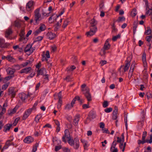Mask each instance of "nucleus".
Here are the masks:
<instances>
[{
	"label": "nucleus",
	"instance_id": "nucleus-56",
	"mask_svg": "<svg viewBox=\"0 0 152 152\" xmlns=\"http://www.w3.org/2000/svg\"><path fill=\"white\" fill-rule=\"evenodd\" d=\"M18 108H17L15 107L12 110H11L10 112V114H13L15 113L16 112L17 109Z\"/></svg>",
	"mask_w": 152,
	"mask_h": 152
},
{
	"label": "nucleus",
	"instance_id": "nucleus-59",
	"mask_svg": "<svg viewBox=\"0 0 152 152\" xmlns=\"http://www.w3.org/2000/svg\"><path fill=\"white\" fill-rule=\"evenodd\" d=\"M64 151L65 152H70V150L67 148H63Z\"/></svg>",
	"mask_w": 152,
	"mask_h": 152
},
{
	"label": "nucleus",
	"instance_id": "nucleus-10",
	"mask_svg": "<svg viewBox=\"0 0 152 152\" xmlns=\"http://www.w3.org/2000/svg\"><path fill=\"white\" fill-rule=\"evenodd\" d=\"M32 111V109L31 108H29L24 113L22 117V119L23 120H26L31 114Z\"/></svg>",
	"mask_w": 152,
	"mask_h": 152
},
{
	"label": "nucleus",
	"instance_id": "nucleus-31",
	"mask_svg": "<svg viewBox=\"0 0 152 152\" xmlns=\"http://www.w3.org/2000/svg\"><path fill=\"white\" fill-rule=\"evenodd\" d=\"M14 25L15 27H16L18 28H19L21 26L20 23L18 20H16L15 21L14 23Z\"/></svg>",
	"mask_w": 152,
	"mask_h": 152
},
{
	"label": "nucleus",
	"instance_id": "nucleus-58",
	"mask_svg": "<svg viewBox=\"0 0 152 152\" xmlns=\"http://www.w3.org/2000/svg\"><path fill=\"white\" fill-rule=\"evenodd\" d=\"M104 1L103 0L101 1L100 3L99 4V6L100 7V9H102L103 7L104 6Z\"/></svg>",
	"mask_w": 152,
	"mask_h": 152
},
{
	"label": "nucleus",
	"instance_id": "nucleus-45",
	"mask_svg": "<svg viewBox=\"0 0 152 152\" xmlns=\"http://www.w3.org/2000/svg\"><path fill=\"white\" fill-rule=\"evenodd\" d=\"M76 68V67L74 65L71 66L70 68H67L68 71H72Z\"/></svg>",
	"mask_w": 152,
	"mask_h": 152
},
{
	"label": "nucleus",
	"instance_id": "nucleus-38",
	"mask_svg": "<svg viewBox=\"0 0 152 152\" xmlns=\"http://www.w3.org/2000/svg\"><path fill=\"white\" fill-rule=\"evenodd\" d=\"M121 34H118L116 36H115L113 37L112 39L113 41H115L118 39L120 37Z\"/></svg>",
	"mask_w": 152,
	"mask_h": 152
},
{
	"label": "nucleus",
	"instance_id": "nucleus-23",
	"mask_svg": "<svg viewBox=\"0 0 152 152\" xmlns=\"http://www.w3.org/2000/svg\"><path fill=\"white\" fill-rule=\"evenodd\" d=\"M12 33V31L11 28H9L8 29H7L6 31L5 36L6 37H7L9 36Z\"/></svg>",
	"mask_w": 152,
	"mask_h": 152
},
{
	"label": "nucleus",
	"instance_id": "nucleus-60",
	"mask_svg": "<svg viewBox=\"0 0 152 152\" xmlns=\"http://www.w3.org/2000/svg\"><path fill=\"white\" fill-rule=\"evenodd\" d=\"M107 63V62L106 61L102 60L100 62V64L101 66H103L104 64H106Z\"/></svg>",
	"mask_w": 152,
	"mask_h": 152
},
{
	"label": "nucleus",
	"instance_id": "nucleus-11",
	"mask_svg": "<svg viewBox=\"0 0 152 152\" xmlns=\"http://www.w3.org/2000/svg\"><path fill=\"white\" fill-rule=\"evenodd\" d=\"M16 91L15 88L14 87H10L8 89V95H10L11 97H15L16 94Z\"/></svg>",
	"mask_w": 152,
	"mask_h": 152
},
{
	"label": "nucleus",
	"instance_id": "nucleus-3",
	"mask_svg": "<svg viewBox=\"0 0 152 152\" xmlns=\"http://www.w3.org/2000/svg\"><path fill=\"white\" fill-rule=\"evenodd\" d=\"M40 8H37L34 11V20L36 23H38L40 20L42 19L41 15L39 13Z\"/></svg>",
	"mask_w": 152,
	"mask_h": 152
},
{
	"label": "nucleus",
	"instance_id": "nucleus-39",
	"mask_svg": "<svg viewBox=\"0 0 152 152\" xmlns=\"http://www.w3.org/2000/svg\"><path fill=\"white\" fill-rule=\"evenodd\" d=\"M151 30L149 27L147 28V30L145 31V33L147 35H148L151 33Z\"/></svg>",
	"mask_w": 152,
	"mask_h": 152
},
{
	"label": "nucleus",
	"instance_id": "nucleus-63",
	"mask_svg": "<svg viewBox=\"0 0 152 152\" xmlns=\"http://www.w3.org/2000/svg\"><path fill=\"white\" fill-rule=\"evenodd\" d=\"M103 131V133L107 134H109L110 132H109L108 130L107 129H102Z\"/></svg>",
	"mask_w": 152,
	"mask_h": 152
},
{
	"label": "nucleus",
	"instance_id": "nucleus-34",
	"mask_svg": "<svg viewBox=\"0 0 152 152\" xmlns=\"http://www.w3.org/2000/svg\"><path fill=\"white\" fill-rule=\"evenodd\" d=\"M125 18L124 16L122 17H119L116 21L118 23L122 22L125 20Z\"/></svg>",
	"mask_w": 152,
	"mask_h": 152
},
{
	"label": "nucleus",
	"instance_id": "nucleus-7",
	"mask_svg": "<svg viewBox=\"0 0 152 152\" xmlns=\"http://www.w3.org/2000/svg\"><path fill=\"white\" fill-rule=\"evenodd\" d=\"M32 45L31 44L27 45L24 50V51L26 52H29L31 53H32L35 50V47H32Z\"/></svg>",
	"mask_w": 152,
	"mask_h": 152
},
{
	"label": "nucleus",
	"instance_id": "nucleus-24",
	"mask_svg": "<svg viewBox=\"0 0 152 152\" xmlns=\"http://www.w3.org/2000/svg\"><path fill=\"white\" fill-rule=\"evenodd\" d=\"M142 59L144 66H147V63L146 59V54L145 53H143L142 54Z\"/></svg>",
	"mask_w": 152,
	"mask_h": 152
},
{
	"label": "nucleus",
	"instance_id": "nucleus-33",
	"mask_svg": "<svg viewBox=\"0 0 152 152\" xmlns=\"http://www.w3.org/2000/svg\"><path fill=\"white\" fill-rule=\"evenodd\" d=\"M7 71L8 73L11 75H13L15 72L14 69H12L11 68H8Z\"/></svg>",
	"mask_w": 152,
	"mask_h": 152
},
{
	"label": "nucleus",
	"instance_id": "nucleus-51",
	"mask_svg": "<svg viewBox=\"0 0 152 152\" xmlns=\"http://www.w3.org/2000/svg\"><path fill=\"white\" fill-rule=\"evenodd\" d=\"M117 142L120 143V144L121 143H123L124 141H123L122 139L120 138L119 137H117Z\"/></svg>",
	"mask_w": 152,
	"mask_h": 152
},
{
	"label": "nucleus",
	"instance_id": "nucleus-50",
	"mask_svg": "<svg viewBox=\"0 0 152 152\" xmlns=\"http://www.w3.org/2000/svg\"><path fill=\"white\" fill-rule=\"evenodd\" d=\"M113 113L114 114H118V108L117 107L115 106L114 108V110L113 112Z\"/></svg>",
	"mask_w": 152,
	"mask_h": 152
},
{
	"label": "nucleus",
	"instance_id": "nucleus-17",
	"mask_svg": "<svg viewBox=\"0 0 152 152\" xmlns=\"http://www.w3.org/2000/svg\"><path fill=\"white\" fill-rule=\"evenodd\" d=\"M56 36L55 34L51 32H48L47 34V37L50 40L54 39Z\"/></svg>",
	"mask_w": 152,
	"mask_h": 152
},
{
	"label": "nucleus",
	"instance_id": "nucleus-4",
	"mask_svg": "<svg viewBox=\"0 0 152 152\" xmlns=\"http://www.w3.org/2000/svg\"><path fill=\"white\" fill-rule=\"evenodd\" d=\"M82 91L85 95L88 101H90L91 100V96L89 93V89L88 88H86L85 89H82Z\"/></svg>",
	"mask_w": 152,
	"mask_h": 152
},
{
	"label": "nucleus",
	"instance_id": "nucleus-54",
	"mask_svg": "<svg viewBox=\"0 0 152 152\" xmlns=\"http://www.w3.org/2000/svg\"><path fill=\"white\" fill-rule=\"evenodd\" d=\"M61 91L59 92L58 93V99H59V100H62V96L61 94Z\"/></svg>",
	"mask_w": 152,
	"mask_h": 152
},
{
	"label": "nucleus",
	"instance_id": "nucleus-21",
	"mask_svg": "<svg viewBox=\"0 0 152 152\" xmlns=\"http://www.w3.org/2000/svg\"><path fill=\"white\" fill-rule=\"evenodd\" d=\"M24 34L25 32L24 29H22L19 34L20 36V38L19 39L20 41H21L23 39H25V37H24Z\"/></svg>",
	"mask_w": 152,
	"mask_h": 152
},
{
	"label": "nucleus",
	"instance_id": "nucleus-42",
	"mask_svg": "<svg viewBox=\"0 0 152 152\" xmlns=\"http://www.w3.org/2000/svg\"><path fill=\"white\" fill-rule=\"evenodd\" d=\"M108 103L107 101H105L103 103L102 106L104 108H106L108 106Z\"/></svg>",
	"mask_w": 152,
	"mask_h": 152
},
{
	"label": "nucleus",
	"instance_id": "nucleus-1",
	"mask_svg": "<svg viewBox=\"0 0 152 152\" xmlns=\"http://www.w3.org/2000/svg\"><path fill=\"white\" fill-rule=\"evenodd\" d=\"M69 144L75 149H78L79 147V139L75 138L74 139H69L68 140Z\"/></svg>",
	"mask_w": 152,
	"mask_h": 152
},
{
	"label": "nucleus",
	"instance_id": "nucleus-64",
	"mask_svg": "<svg viewBox=\"0 0 152 152\" xmlns=\"http://www.w3.org/2000/svg\"><path fill=\"white\" fill-rule=\"evenodd\" d=\"M113 120H116L117 118V114H114L113 113Z\"/></svg>",
	"mask_w": 152,
	"mask_h": 152
},
{
	"label": "nucleus",
	"instance_id": "nucleus-57",
	"mask_svg": "<svg viewBox=\"0 0 152 152\" xmlns=\"http://www.w3.org/2000/svg\"><path fill=\"white\" fill-rule=\"evenodd\" d=\"M152 38V36H148L146 37V39L147 41L150 42L151 40V38Z\"/></svg>",
	"mask_w": 152,
	"mask_h": 152
},
{
	"label": "nucleus",
	"instance_id": "nucleus-16",
	"mask_svg": "<svg viewBox=\"0 0 152 152\" xmlns=\"http://www.w3.org/2000/svg\"><path fill=\"white\" fill-rule=\"evenodd\" d=\"M46 70L45 68H42L38 70L37 76L38 77L40 75H44L46 73Z\"/></svg>",
	"mask_w": 152,
	"mask_h": 152
},
{
	"label": "nucleus",
	"instance_id": "nucleus-62",
	"mask_svg": "<svg viewBox=\"0 0 152 152\" xmlns=\"http://www.w3.org/2000/svg\"><path fill=\"white\" fill-rule=\"evenodd\" d=\"M82 107H83V108L84 109H86L87 108H88L89 107L88 104H83V105Z\"/></svg>",
	"mask_w": 152,
	"mask_h": 152
},
{
	"label": "nucleus",
	"instance_id": "nucleus-53",
	"mask_svg": "<svg viewBox=\"0 0 152 152\" xmlns=\"http://www.w3.org/2000/svg\"><path fill=\"white\" fill-rule=\"evenodd\" d=\"M119 147L121 149H122V151L123 152H124L125 150V148L124 147V146L123 145V143H121L120 144Z\"/></svg>",
	"mask_w": 152,
	"mask_h": 152
},
{
	"label": "nucleus",
	"instance_id": "nucleus-36",
	"mask_svg": "<svg viewBox=\"0 0 152 152\" xmlns=\"http://www.w3.org/2000/svg\"><path fill=\"white\" fill-rule=\"evenodd\" d=\"M10 84V83H7L2 85V89L3 90H5Z\"/></svg>",
	"mask_w": 152,
	"mask_h": 152
},
{
	"label": "nucleus",
	"instance_id": "nucleus-27",
	"mask_svg": "<svg viewBox=\"0 0 152 152\" xmlns=\"http://www.w3.org/2000/svg\"><path fill=\"white\" fill-rule=\"evenodd\" d=\"M138 22L135 21L133 23V31L134 34H135L137 28V27Z\"/></svg>",
	"mask_w": 152,
	"mask_h": 152
},
{
	"label": "nucleus",
	"instance_id": "nucleus-37",
	"mask_svg": "<svg viewBox=\"0 0 152 152\" xmlns=\"http://www.w3.org/2000/svg\"><path fill=\"white\" fill-rule=\"evenodd\" d=\"M73 107L70 104H66L65 107V109L67 110H69L70 109H71Z\"/></svg>",
	"mask_w": 152,
	"mask_h": 152
},
{
	"label": "nucleus",
	"instance_id": "nucleus-47",
	"mask_svg": "<svg viewBox=\"0 0 152 152\" xmlns=\"http://www.w3.org/2000/svg\"><path fill=\"white\" fill-rule=\"evenodd\" d=\"M62 100H58V103L57 105V107L58 109H59L61 107L62 104Z\"/></svg>",
	"mask_w": 152,
	"mask_h": 152
},
{
	"label": "nucleus",
	"instance_id": "nucleus-40",
	"mask_svg": "<svg viewBox=\"0 0 152 152\" xmlns=\"http://www.w3.org/2000/svg\"><path fill=\"white\" fill-rule=\"evenodd\" d=\"M38 145L37 143H36L33 147L32 152H35L37 150V147Z\"/></svg>",
	"mask_w": 152,
	"mask_h": 152
},
{
	"label": "nucleus",
	"instance_id": "nucleus-12",
	"mask_svg": "<svg viewBox=\"0 0 152 152\" xmlns=\"http://www.w3.org/2000/svg\"><path fill=\"white\" fill-rule=\"evenodd\" d=\"M8 45V44L5 43V41L4 39L0 38V48H7Z\"/></svg>",
	"mask_w": 152,
	"mask_h": 152
},
{
	"label": "nucleus",
	"instance_id": "nucleus-55",
	"mask_svg": "<svg viewBox=\"0 0 152 152\" xmlns=\"http://www.w3.org/2000/svg\"><path fill=\"white\" fill-rule=\"evenodd\" d=\"M115 22L114 21L113 23L112 24V28H113V31H116L117 30V29L115 28Z\"/></svg>",
	"mask_w": 152,
	"mask_h": 152
},
{
	"label": "nucleus",
	"instance_id": "nucleus-30",
	"mask_svg": "<svg viewBox=\"0 0 152 152\" xmlns=\"http://www.w3.org/2000/svg\"><path fill=\"white\" fill-rule=\"evenodd\" d=\"M137 14L136 9L135 8H134L131 12V16L132 17H134Z\"/></svg>",
	"mask_w": 152,
	"mask_h": 152
},
{
	"label": "nucleus",
	"instance_id": "nucleus-14",
	"mask_svg": "<svg viewBox=\"0 0 152 152\" xmlns=\"http://www.w3.org/2000/svg\"><path fill=\"white\" fill-rule=\"evenodd\" d=\"M32 70V68L31 67H28L24 68L20 71V73L22 74L23 73H25L28 74L30 72V71Z\"/></svg>",
	"mask_w": 152,
	"mask_h": 152
},
{
	"label": "nucleus",
	"instance_id": "nucleus-44",
	"mask_svg": "<svg viewBox=\"0 0 152 152\" xmlns=\"http://www.w3.org/2000/svg\"><path fill=\"white\" fill-rule=\"evenodd\" d=\"M113 110V109L111 107H109L104 109V111L107 113H109L111 112Z\"/></svg>",
	"mask_w": 152,
	"mask_h": 152
},
{
	"label": "nucleus",
	"instance_id": "nucleus-48",
	"mask_svg": "<svg viewBox=\"0 0 152 152\" xmlns=\"http://www.w3.org/2000/svg\"><path fill=\"white\" fill-rule=\"evenodd\" d=\"M30 63V62L29 61L27 60L25 62L22 64L21 66H22L23 67H25L29 64Z\"/></svg>",
	"mask_w": 152,
	"mask_h": 152
},
{
	"label": "nucleus",
	"instance_id": "nucleus-29",
	"mask_svg": "<svg viewBox=\"0 0 152 152\" xmlns=\"http://www.w3.org/2000/svg\"><path fill=\"white\" fill-rule=\"evenodd\" d=\"M130 64H129V62L127 61L126 64L124 68V71L125 72L128 70L130 66Z\"/></svg>",
	"mask_w": 152,
	"mask_h": 152
},
{
	"label": "nucleus",
	"instance_id": "nucleus-20",
	"mask_svg": "<svg viewBox=\"0 0 152 152\" xmlns=\"http://www.w3.org/2000/svg\"><path fill=\"white\" fill-rule=\"evenodd\" d=\"M80 116L79 115H77L75 117L73 120V124L75 126H77L78 122L79 121Z\"/></svg>",
	"mask_w": 152,
	"mask_h": 152
},
{
	"label": "nucleus",
	"instance_id": "nucleus-32",
	"mask_svg": "<svg viewBox=\"0 0 152 152\" xmlns=\"http://www.w3.org/2000/svg\"><path fill=\"white\" fill-rule=\"evenodd\" d=\"M110 47V45L109 43H105L104 47V49L105 50H108L109 49Z\"/></svg>",
	"mask_w": 152,
	"mask_h": 152
},
{
	"label": "nucleus",
	"instance_id": "nucleus-61",
	"mask_svg": "<svg viewBox=\"0 0 152 152\" xmlns=\"http://www.w3.org/2000/svg\"><path fill=\"white\" fill-rule=\"evenodd\" d=\"M44 53V52H43ZM42 61H44L45 60H46V61H48V59L46 58L44 54V53L42 55Z\"/></svg>",
	"mask_w": 152,
	"mask_h": 152
},
{
	"label": "nucleus",
	"instance_id": "nucleus-19",
	"mask_svg": "<svg viewBox=\"0 0 152 152\" xmlns=\"http://www.w3.org/2000/svg\"><path fill=\"white\" fill-rule=\"evenodd\" d=\"M12 126V124H6L4 126V131L6 132L7 131H9Z\"/></svg>",
	"mask_w": 152,
	"mask_h": 152
},
{
	"label": "nucleus",
	"instance_id": "nucleus-15",
	"mask_svg": "<svg viewBox=\"0 0 152 152\" xmlns=\"http://www.w3.org/2000/svg\"><path fill=\"white\" fill-rule=\"evenodd\" d=\"M34 138L31 136H28L25 138L23 140V142L27 143H30L33 142Z\"/></svg>",
	"mask_w": 152,
	"mask_h": 152
},
{
	"label": "nucleus",
	"instance_id": "nucleus-5",
	"mask_svg": "<svg viewBox=\"0 0 152 152\" xmlns=\"http://www.w3.org/2000/svg\"><path fill=\"white\" fill-rule=\"evenodd\" d=\"M146 136H142V140H138L137 141L138 143L139 144H143L144 143L147 142L148 143H152V135H151L150 136V140H145Z\"/></svg>",
	"mask_w": 152,
	"mask_h": 152
},
{
	"label": "nucleus",
	"instance_id": "nucleus-6",
	"mask_svg": "<svg viewBox=\"0 0 152 152\" xmlns=\"http://www.w3.org/2000/svg\"><path fill=\"white\" fill-rule=\"evenodd\" d=\"M90 31L86 33L88 37L94 35L97 30V27H90Z\"/></svg>",
	"mask_w": 152,
	"mask_h": 152
},
{
	"label": "nucleus",
	"instance_id": "nucleus-28",
	"mask_svg": "<svg viewBox=\"0 0 152 152\" xmlns=\"http://www.w3.org/2000/svg\"><path fill=\"white\" fill-rule=\"evenodd\" d=\"M70 18H68L65 20L62 26L63 28H65L68 25V23L70 22Z\"/></svg>",
	"mask_w": 152,
	"mask_h": 152
},
{
	"label": "nucleus",
	"instance_id": "nucleus-18",
	"mask_svg": "<svg viewBox=\"0 0 152 152\" xmlns=\"http://www.w3.org/2000/svg\"><path fill=\"white\" fill-rule=\"evenodd\" d=\"M97 23V21L94 18H93L90 21V27H96V26Z\"/></svg>",
	"mask_w": 152,
	"mask_h": 152
},
{
	"label": "nucleus",
	"instance_id": "nucleus-52",
	"mask_svg": "<svg viewBox=\"0 0 152 152\" xmlns=\"http://www.w3.org/2000/svg\"><path fill=\"white\" fill-rule=\"evenodd\" d=\"M61 148V145L56 146L55 147V150L56 151H57Z\"/></svg>",
	"mask_w": 152,
	"mask_h": 152
},
{
	"label": "nucleus",
	"instance_id": "nucleus-25",
	"mask_svg": "<svg viewBox=\"0 0 152 152\" xmlns=\"http://www.w3.org/2000/svg\"><path fill=\"white\" fill-rule=\"evenodd\" d=\"M14 75L7 76L4 78H2V80L4 83H6L7 81L10 80L11 78L14 77Z\"/></svg>",
	"mask_w": 152,
	"mask_h": 152
},
{
	"label": "nucleus",
	"instance_id": "nucleus-41",
	"mask_svg": "<svg viewBox=\"0 0 152 152\" xmlns=\"http://www.w3.org/2000/svg\"><path fill=\"white\" fill-rule=\"evenodd\" d=\"M6 108H2L1 111L0 113V118H1L2 115L6 112Z\"/></svg>",
	"mask_w": 152,
	"mask_h": 152
},
{
	"label": "nucleus",
	"instance_id": "nucleus-2",
	"mask_svg": "<svg viewBox=\"0 0 152 152\" xmlns=\"http://www.w3.org/2000/svg\"><path fill=\"white\" fill-rule=\"evenodd\" d=\"M34 4L32 1H29L26 4V10L29 13L31 12L34 10Z\"/></svg>",
	"mask_w": 152,
	"mask_h": 152
},
{
	"label": "nucleus",
	"instance_id": "nucleus-9",
	"mask_svg": "<svg viewBox=\"0 0 152 152\" xmlns=\"http://www.w3.org/2000/svg\"><path fill=\"white\" fill-rule=\"evenodd\" d=\"M46 28V26L44 24H42L40 26L39 28L34 32V35H37L38 34L40 33L41 31H44Z\"/></svg>",
	"mask_w": 152,
	"mask_h": 152
},
{
	"label": "nucleus",
	"instance_id": "nucleus-46",
	"mask_svg": "<svg viewBox=\"0 0 152 152\" xmlns=\"http://www.w3.org/2000/svg\"><path fill=\"white\" fill-rule=\"evenodd\" d=\"M146 14H149L151 15V17L152 18V9H150L146 12Z\"/></svg>",
	"mask_w": 152,
	"mask_h": 152
},
{
	"label": "nucleus",
	"instance_id": "nucleus-49",
	"mask_svg": "<svg viewBox=\"0 0 152 152\" xmlns=\"http://www.w3.org/2000/svg\"><path fill=\"white\" fill-rule=\"evenodd\" d=\"M35 75V73L34 72H32L30 75L27 77V79H28L30 78H32Z\"/></svg>",
	"mask_w": 152,
	"mask_h": 152
},
{
	"label": "nucleus",
	"instance_id": "nucleus-43",
	"mask_svg": "<svg viewBox=\"0 0 152 152\" xmlns=\"http://www.w3.org/2000/svg\"><path fill=\"white\" fill-rule=\"evenodd\" d=\"M53 15L52 16H51L49 18V22L50 23H52L54 21V20H55L56 21V18H55L54 19V18H53V20H52L53 19Z\"/></svg>",
	"mask_w": 152,
	"mask_h": 152
},
{
	"label": "nucleus",
	"instance_id": "nucleus-35",
	"mask_svg": "<svg viewBox=\"0 0 152 152\" xmlns=\"http://www.w3.org/2000/svg\"><path fill=\"white\" fill-rule=\"evenodd\" d=\"M11 145V142H10V141L7 140L6 142L5 145L3 147V149H6L7 148L8 146Z\"/></svg>",
	"mask_w": 152,
	"mask_h": 152
},
{
	"label": "nucleus",
	"instance_id": "nucleus-8",
	"mask_svg": "<svg viewBox=\"0 0 152 152\" xmlns=\"http://www.w3.org/2000/svg\"><path fill=\"white\" fill-rule=\"evenodd\" d=\"M96 117V114L92 112H90L85 123L87 124L89 122L91 121L95 118Z\"/></svg>",
	"mask_w": 152,
	"mask_h": 152
},
{
	"label": "nucleus",
	"instance_id": "nucleus-13",
	"mask_svg": "<svg viewBox=\"0 0 152 152\" xmlns=\"http://www.w3.org/2000/svg\"><path fill=\"white\" fill-rule=\"evenodd\" d=\"M19 96L22 100L23 101H25L28 96H30V94L29 93H28L27 95L25 93H22L19 94Z\"/></svg>",
	"mask_w": 152,
	"mask_h": 152
},
{
	"label": "nucleus",
	"instance_id": "nucleus-26",
	"mask_svg": "<svg viewBox=\"0 0 152 152\" xmlns=\"http://www.w3.org/2000/svg\"><path fill=\"white\" fill-rule=\"evenodd\" d=\"M64 137H65L66 138H67L68 139V140H69V139H71L70 138V136L69 134V131L67 129H66L64 131Z\"/></svg>",
	"mask_w": 152,
	"mask_h": 152
},
{
	"label": "nucleus",
	"instance_id": "nucleus-22",
	"mask_svg": "<svg viewBox=\"0 0 152 152\" xmlns=\"http://www.w3.org/2000/svg\"><path fill=\"white\" fill-rule=\"evenodd\" d=\"M7 60L12 63H14L16 61V60L10 55H8L7 56Z\"/></svg>",
	"mask_w": 152,
	"mask_h": 152
}]
</instances>
